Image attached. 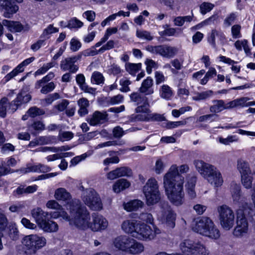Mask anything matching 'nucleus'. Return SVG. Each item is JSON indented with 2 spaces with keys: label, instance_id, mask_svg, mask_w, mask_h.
Returning a JSON list of instances; mask_svg holds the SVG:
<instances>
[{
  "label": "nucleus",
  "instance_id": "1",
  "mask_svg": "<svg viewBox=\"0 0 255 255\" xmlns=\"http://www.w3.org/2000/svg\"><path fill=\"white\" fill-rule=\"evenodd\" d=\"M189 170L187 164L179 167L173 164L163 176V185L165 194L170 202L174 206H180L184 203V178L181 174L186 173Z\"/></svg>",
  "mask_w": 255,
  "mask_h": 255
},
{
  "label": "nucleus",
  "instance_id": "2",
  "mask_svg": "<svg viewBox=\"0 0 255 255\" xmlns=\"http://www.w3.org/2000/svg\"><path fill=\"white\" fill-rule=\"evenodd\" d=\"M78 212L73 213L75 227L85 231L90 229L93 232L105 230L108 226V220L102 215L97 213L92 214V221L91 222L90 214L87 208L81 204Z\"/></svg>",
  "mask_w": 255,
  "mask_h": 255
},
{
  "label": "nucleus",
  "instance_id": "3",
  "mask_svg": "<svg viewBox=\"0 0 255 255\" xmlns=\"http://www.w3.org/2000/svg\"><path fill=\"white\" fill-rule=\"evenodd\" d=\"M161 232L155 225L151 226L143 222H139L135 229L133 238L141 241H150L155 239Z\"/></svg>",
  "mask_w": 255,
  "mask_h": 255
},
{
  "label": "nucleus",
  "instance_id": "4",
  "mask_svg": "<svg viewBox=\"0 0 255 255\" xmlns=\"http://www.w3.org/2000/svg\"><path fill=\"white\" fill-rule=\"evenodd\" d=\"M180 249L186 255H208L209 250L200 242L185 239L180 244Z\"/></svg>",
  "mask_w": 255,
  "mask_h": 255
},
{
  "label": "nucleus",
  "instance_id": "5",
  "mask_svg": "<svg viewBox=\"0 0 255 255\" xmlns=\"http://www.w3.org/2000/svg\"><path fill=\"white\" fill-rule=\"evenodd\" d=\"M143 192L148 205L156 204L160 200L159 186L154 178H150L147 181L143 187Z\"/></svg>",
  "mask_w": 255,
  "mask_h": 255
},
{
  "label": "nucleus",
  "instance_id": "6",
  "mask_svg": "<svg viewBox=\"0 0 255 255\" xmlns=\"http://www.w3.org/2000/svg\"><path fill=\"white\" fill-rule=\"evenodd\" d=\"M81 203L77 200H73L69 205L67 209L69 210L70 215H68L67 213L64 211L62 208L60 210H57L56 211L51 212L49 213V215L52 219H57L59 217H62L64 220L69 222V225L71 226L75 227L74 222V216L73 214L74 212H78V209L80 208Z\"/></svg>",
  "mask_w": 255,
  "mask_h": 255
},
{
  "label": "nucleus",
  "instance_id": "7",
  "mask_svg": "<svg viewBox=\"0 0 255 255\" xmlns=\"http://www.w3.org/2000/svg\"><path fill=\"white\" fill-rule=\"evenodd\" d=\"M249 208H239L237 211L236 226L234 229L233 234L237 237L246 236L249 231V223L247 219V214L249 213Z\"/></svg>",
  "mask_w": 255,
  "mask_h": 255
},
{
  "label": "nucleus",
  "instance_id": "8",
  "mask_svg": "<svg viewBox=\"0 0 255 255\" xmlns=\"http://www.w3.org/2000/svg\"><path fill=\"white\" fill-rule=\"evenodd\" d=\"M221 227L225 230L232 229L235 223V214L233 210L226 205L220 206L217 208Z\"/></svg>",
  "mask_w": 255,
  "mask_h": 255
},
{
  "label": "nucleus",
  "instance_id": "9",
  "mask_svg": "<svg viewBox=\"0 0 255 255\" xmlns=\"http://www.w3.org/2000/svg\"><path fill=\"white\" fill-rule=\"evenodd\" d=\"M46 242L45 237L37 234L25 236L21 241V243L24 248L33 253H35L37 250L44 247Z\"/></svg>",
  "mask_w": 255,
  "mask_h": 255
},
{
  "label": "nucleus",
  "instance_id": "10",
  "mask_svg": "<svg viewBox=\"0 0 255 255\" xmlns=\"http://www.w3.org/2000/svg\"><path fill=\"white\" fill-rule=\"evenodd\" d=\"M145 50L153 54L158 55L163 58H172L178 53L179 49L177 47L171 46L169 45H148Z\"/></svg>",
  "mask_w": 255,
  "mask_h": 255
},
{
  "label": "nucleus",
  "instance_id": "11",
  "mask_svg": "<svg viewBox=\"0 0 255 255\" xmlns=\"http://www.w3.org/2000/svg\"><path fill=\"white\" fill-rule=\"evenodd\" d=\"M84 203L93 211H100L103 209V204L99 195L93 189L85 191L82 196Z\"/></svg>",
  "mask_w": 255,
  "mask_h": 255
},
{
  "label": "nucleus",
  "instance_id": "12",
  "mask_svg": "<svg viewBox=\"0 0 255 255\" xmlns=\"http://www.w3.org/2000/svg\"><path fill=\"white\" fill-rule=\"evenodd\" d=\"M160 215L158 216H160L161 220L165 223L168 228L173 229L175 226L176 214L170 209L167 203L160 204Z\"/></svg>",
  "mask_w": 255,
  "mask_h": 255
},
{
  "label": "nucleus",
  "instance_id": "13",
  "mask_svg": "<svg viewBox=\"0 0 255 255\" xmlns=\"http://www.w3.org/2000/svg\"><path fill=\"white\" fill-rule=\"evenodd\" d=\"M193 164L197 171L206 180L218 170L215 166L202 160H194Z\"/></svg>",
  "mask_w": 255,
  "mask_h": 255
},
{
  "label": "nucleus",
  "instance_id": "14",
  "mask_svg": "<svg viewBox=\"0 0 255 255\" xmlns=\"http://www.w3.org/2000/svg\"><path fill=\"white\" fill-rule=\"evenodd\" d=\"M149 107L137 106L135 109L136 114L131 115L129 118V121L131 122L139 121L148 122Z\"/></svg>",
  "mask_w": 255,
  "mask_h": 255
},
{
  "label": "nucleus",
  "instance_id": "15",
  "mask_svg": "<svg viewBox=\"0 0 255 255\" xmlns=\"http://www.w3.org/2000/svg\"><path fill=\"white\" fill-rule=\"evenodd\" d=\"M81 58V55L67 57L60 62V68L63 71H69L70 73H75L78 70V66L75 62Z\"/></svg>",
  "mask_w": 255,
  "mask_h": 255
},
{
  "label": "nucleus",
  "instance_id": "16",
  "mask_svg": "<svg viewBox=\"0 0 255 255\" xmlns=\"http://www.w3.org/2000/svg\"><path fill=\"white\" fill-rule=\"evenodd\" d=\"M212 221L207 217L198 218L192 225V230L194 232L203 235L210 226Z\"/></svg>",
  "mask_w": 255,
  "mask_h": 255
},
{
  "label": "nucleus",
  "instance_id": "17",
  "mask_svg": "<svg viewBox=\"0 0 255 255\" xmlns=\"http://www.w3.org/2000/svg\"><path fill=\"white\" fill-rule=\"evenodd\" d=\"M0 7L3 11V16L6 18L11 17L19 9L18 6L10 0H0Z\"/></svg>",
  "mask_w": 255,
  "mask_h": 255
},
{
  "label": "nucleus",
  "instance_id": "18",
  "mask_svg": "<svg viewBox=\"0 0 255 255\" xmlns=\"http://www.w3.org/2000/svg\"><path fill=\"white\" fill-rule=\"evenodd\" d=\"M31 99V97L29 94L23 93L18 94L16 99L9 103L8 110L11 113H14L19 106L23 104L28 103Z\"/></svg>",
  "mask_w": 255,
  "mask_h": 255
},
{
  "label": "nucleus",
  "instance_id": "19",
  "mask_svg": "<svg viewBox=\"0 0 255 255\" xmlns=\"http://www.w3.org/2000/svg\"><path fill=\"white\" fill-rule=\"evenodd\" d=\"M131 238L126 235H121L113 240V244L118 250L127 253Z\"/></svg>",
  "mask_w": 255,
  "mask_h": 255
},
{
  "label": "nucleus",
  "instance_id": "20",
  "mask_svg": "<svg viewBox=\"0 0 255 255\" xmlns=\"http://www.w3.org/2000/svg\"><path fill=\"white\" fill-rule=\"evenodd\" d=\"M197 177L195 176L188 175L186 177V182L185 185V191L187 196L190 199H193L196 197L195 186Z\"/></svg>",
  "mask_w": 255,
  "mask_h": 255
},
{
  "label": "nucleus",
  "instance_id": "21",
  "mask_svg": "<svg viewBox=\"0 0 255 255\" xmlns=\"http://www.w3.org/2000/svg\"><path fill=\"white\" fill-rule=\"evenodd\" d=\"M139 221L134 219L125 220L122 224L121 228L123 231L128 234H130L132 237L135 233L136 226Z\"/></svg>",
  "mask_w": 255,
  "mask_h": 255
},
{
  "label": "nucleus",
  "instance_id": "22",
  "mask_svg": "<svg viewBox=\"0 0 255 255\" xmlns=\"http://www.w3.org/2000/svg\"><path fill=\"white\" fill-rule=\"evenodd\" d=\"M232 198L235 204H238L239 206L244 205L247 206L246 203V198L242 194L240 187L235 185L232 189Z\"/></svg>",
  "mask_w": 255,
  "mask_h": 255
},
{
  "label": "nucleus",
  "instance_id": "23",
  "mask_svg": "<svg viewBox=\"0 0 255 255\" xmlns=\"http://www.w3.org/2000/svg\"><path fill=\"white\" fill-rule=\"evenodd\" d=\"M108 114L106 112H101L99 111L95 112L92 117L89 119L88 122L91 126H96L105 122L108 120Z\"/></svg>",
  "mask_w": 255,
  "mask_h": 255
},
{
  "label": "nucleus",
  "instance_id": "24",
  "mask_svg": "<svg viewBox=\"0 0 255 255\" xmlns=\"http://www.w3.org/2000/svg\"><path fill=\"white\" fill-rule=\"evenodd\" d=\"M144 250V247L142 243L131 238L127 254L137 255L142 253Z\"/></svg>",
  "mask_w": 255,
  "mask_h": 255
},
{
  "label": "nucleus",
  "instance_id": "25",
  "mask_svg": "<svg viewBox=\"0 0 255 255\" xmlns=\"http://www.w3.org/2000/svg\"><path fill=\"white\" fill-rule=\"evenodd\" d=\"M130 100L137 106H149L148 98L141 93L134 92L130 95Z\"/></svg>",
  "mask_w": 255,
  "mask_h": 255
},
{
  "label": "nucleus",
  "instance_id": "26",
  "mask_svg": "<svg viewBox=\"0 0 255 255\" xmlns=\"http://www.w3.org/2000/svg\"><path fill=\"white\" fill-rule=\"evenodd\" d=\"M38 227L44 232L54 233L58 231L59 226L58 224L50 220H43L38 226Z\"/></svg>",
  "mask_w": 255,
  "mask_h": 255
},
{
  "label": "nucleus",
  "instance_id": "27",
  "mask_svg": "<svg viewBox=\"0 0 255 255\" xmlns=\"http://www.w3.org/2000/svg\"><path fill=\"white\" fill-rule=\"evenodd\" d=\"M31 215L34 219L37 226H38L43 220H45L48 216L49 213L45 212L40 207L33 208L31 211Z\"/></svg>",
  "mask_w": 255,
  "mask_h": 255
},
{
  "label": "nucleus",
  "instance_id": "28",
  "mask_svg": "<svg viewBox=\"0 0 255 255\" xmlns=\"http://www.w3.org/2000/svg\"><path fill=\"white\" fill-rule=\"evenodd\" d=\"M152 86L153 80L150 77H148L142 82L141 87L139 89V91L145 96L152 95L154 93Z\"/></svg>",
  "mask_w": 255,
  "mask_h": 255
},
{
  "label": "nucleus",
  "instance_id": "29",
  "mask_svg": "<svg viewBox=\"0 0 255 255\" xmlns=\"http://www.w3.org/2000/svg\"><path fill=\"white\" fill-rule=\"evenodd\" d=\"M2 23L4 26L12 32H20L23 29V26L18 21L4 19L2 21Z\"/></svg>",
  "mask_w": 255,
  "mask_h": 255
},
{
  "label": "nucleus",
  "instance_id": "30",
  "mask_svg": "<svg viewBox=\"0 0 255 255\" xmlns=\"http://www.w3.org/2000/svg\"><path fill=\"white\" fill-rule=\"evenodd\" d=\"M203 236L208 237L212 239H218L220 237V233L219 230L212 221L210 226L207 230L203 234Z\"/></svg>",
  "mask_w": 255,
  "mask_h": 255
},
{
  "label": "nucleus",
  "instance_id": "31",
  "mask_svg": "<svg viewBox=\"0 0 255 255\" xmlns=\"http://www.w3.org/2000/svg\"><path fill=\"white\" fill-rule=\"evenodd\" d=\"M206 180L209 183L216 187L221 186L223 183L221 173L218 169Z\"/></svg>",
  "mask_w": 255,
  "mask_h": 255
},
{
  "label": "nucleus",
  "instance_id": "32",
  "mask_svg": "<svg viewBox=\"0 0 255 255\" xmlns=\"http://www.w3.org/2000/svg\"><path fill=\"white\" fill-rule=\"evenodd\" d=\"M54 198L58 201L68 202L71 199V195L65 188H59L55 190Z\"/></svg>",
  "mask_w": 255,
  "mask_h": 255
},
{
  "label": "nucleus",
  "instance_id": "33",
  "mask_svg": "<svg viewBox=\"0 0 255 255\" xmlns=\"http://www.w3.org/2000/svg\"><path fill=\"white\" fill-rule=\"evenodd\" d=\"M160 97L164 100H170L173 96L172 89L167 85L164 84L159 89Z\"/></svg>",
  "mask_w": 255,
  "mask_h": 255
},
{
  "label": "nucleus",
  "instance_id": "34",
  "mask_svg": "<svg viewBox=\"0 0 255 255\" xmlns=\"http://www.w3.org/2000/svg\"><path fill=\"white\" fill-rule=\"evenodd\" d=\"M77 104L79 107L78 111V114L81 117L85 116L88 113V107L89 106V101L85 98H82L77 101Z\"/></svg>",
  "mask_w": 255,
  "mask_h": 255
},
{
  "label": "nucleus",
  "instance_id": "35",
  "mask_svg": "<svg viewBox=\"0 0 255 255\" xmlns=\"http://www.w3.org/2000/svg\"><path fill=\"white\" fill-rule=\"evenodd\" d=\"M143 202L139 200H133L124 204V209L128 212L136 211L143 206Z\"/></svg>",
  "mask_w": 255,
  "mask_h": 255
},
{
  "label": "nucleus",
  "instance_id": "36",
  "mask_svg": "<svg viewBox=\"0 0 255 255\" xmlns=\"http://www.w3.org/2000/svg\"><path fill=\"white\" fill-rule=\"evenodd\" d=\"M130 183L125 179H120L118 180L113 185V189L115 193H120L126 188L129 187Z\"/></svg>",
  "mask_w": 255,
  "mask_h": 255
},
{
  "label": "nucleus",
  "instance_id": "37",
  "mask_svg": "<svg viewBox=\"0 0 255 255\" xmlns=\"http://www.w3.org/2000/svg\"><path fill=\"white\" fill-rule=\"evenodd\" d=\"M238 169L239 171L241 176L244 175L251 174L252 171L248 162L242 159L238 161Z\"/></svg>",
  "mask_w": 255,
  "mask_h": 255
},
{
  "label": "nucleus",
  "instance_id": "38",
  "mask_svg": "<svg viewBox=\"0 0 255 255\" xmlns=\"http://www.w3.org/2000/svg\"><path fill=\"white\" fill-rule=\"evenodd\" d=\"M213 105L210 107V111L212 113H218L224 110V101L222 100L212 101Z\"/></svg>",
  "mask_w": 255,
  "mask_h": 255
},
{
  "label": "nucleus",
  "instance_id": "39",
  "mask_svg": "<svg viewBox=\"0 0 255 255\" xmlns=\"http://www.w3.org/2000/svg\"><path fill=\"white\" fill-rule=\"evenodd\" d=\"M193 13L191 15L177 16L173 19L174 24L176 26H182L185 22H190L193 20Z\"/></svg>",
  "mask_w": 255,
  "mask_h": 255
},
{
  "label": "nucleus",
  "instance_id": "40",
  "mask_svg": "<svg viewBox=\"0 0 255 255\" xmlns=\"http://www.w3.org/2000/svg\"><path fill=\"white\" fill-rule=\"evenodd\" d=\"M83 22L77 19L76 17L71 18L68 21L67 25H64L65 27H68L70 29L77 30L83 26Z\"/></svg>",
  "mask_w": 255,
  "mask_h": 255
},
{
  "label": "nucleus",
  "instance_id": "41",
  "mask_svg": "<svg viewBox=\"0 0 255 255\" xmlns=\"http://www.w3.org/2000/svg\"><path fill=\"white\" fill-rule=\"evenodd\" d=\"M212 95L213 91L211 90H207L200 93L197 92L195 94L194 96L192 97V99L196 101L205 100L211 97Z\"/></svg>",
  "mask_w": 255,
  "mask_h": 255
},
{
  "label": "nucleus",
  "instance_id": "42",
  "mask_svg": "<svg viewBox=\"0 0 255 255\" xmlns=\"http://www.w3.org/2000/svg\"><path fill=\"white\" fill-rule=\"evenodd\" d=\"M9 109V103L6 97H3L0 100V116L4 118L6 114L7 110Z\"/></svg>",
  "mask_w": 255,
  "mask_h": 255
},
{
  "label": "nucleus",
  "instance_id": "43",
  "mask_svg": "<svg viewBox=\"0 0 255 255\" xmlns=\"http://www.w3.org/2000/svg\"><path fill=\"white\" fill-rule=\"evenodd\" d=\"M141 64L127 63L125 65L126 69L131 75H135L141 68Z\"/></svg>",
  "mask_w": 255,
  "mask_h": 255
},
{
  "label": "nucleus",
  "instance_id": "44",
  "mask_svg": "<svg viewBox=\"0 0 255 255\" xmlns=\"http://www.w3.org/2000/svg\"><path fill=\"white\" fill-rule=\"evenodd\" d=\"M91 82L97 85L103 84L105 81L103 74L99 72L95 71L91 76Z\"/></svg>",
  "mask_w": 255,
  "mask_h": 255
},
{
  "label": "nucleus",
  "instance_id": "45",
  "mask_svg": "<svg viewBox=\"0 0 255 255\" xmlns=\"http://www.w3.org/2000/svg\"><path fill=\"white\" fill-rule=\"evenodd\" d=\"M234 45L236 49L239 51H242L243 48L246 53L248 54L250 52V49L248 46L247 40H237L235 42Z\"/></svg>",
  "mask_w": 255,
  "mask_h": 255
},
{
  "label": "nucleus",
  "instance_id": "46",
  "mask_svg": "<svg viewBox=\"0 0 255 255\" xmlns=\"http://www.w3.org/2000/svg\"><path fill=\"white\" fill-rule=\"evenodd\" d=\"M58 28L54 27L53 24H49L43 30L41 37L48 38L50 34L58 32Z\"/></svg>",
  "mask_w": 255,
  "mask_h": 255
},
{
  "label": "nucleus",
  "instance_id": "47",
  "mask_svg": "<svg viewBox=\"0 0 255 255\" xmlns=\"http://www.w3.org/2000/svg\"><path fill=\"white\" fill-rule=\"evenodd\" d=\"M253 178L251 174L244 175L241 176V181L243 186L247 189L252 188Z\"/></svg>",
  "mask_w": 255,
  "mask_h": 255
},
{
  "label": "nucleus",
  "instance_id": "48",
  "mask_svg": "<svg viewBox=\"0 0 255 255\" xmlns=\"http://www.w3.org/2000/svg\"><path fill=\"white\" fill-rule=\"evenodd\" d=\"M136 35L139 38L150 41L153 38L149 32L145 30L137 29L136 31Z\"/></svg>",
  "mask_w": 255,
  "mask_h": 255
},
{
  "label": "nucleus",
  "instance_id": "49",
  "mask_svg": "<svg viewBox=\"0 0 255 255\" xmlns=\"http://www.w3.org/2000/svg\"><path fill=\"white\" fill-rule=\"evenodd\" d=\"M165 167V165L163 161L161 158H158L154 166V171L157 174H160L162 173Z\"/></svg>",
  "mask_w": 255,
  "mask_h": 255
},
{
  "label": "nucleus",
  "instance_id": "50",
  "mask_svg": "<svg viewBox=\"0 0 255 255\" xmlns=\"http://www.w3.org/2000/svg\"><path fill=\"white\" fill-rule=\"evenodd\" d=\"M27 114L31 117L34 118L37 116L43 115L45 114L43 110L36 107L30 108L27 112Z\"/></svg>",
  "mask_w": 255,
  "mask_h": 255
},
{
  "label": "nucleus",
  "instance_id": "51",
  "mask_svg": "<svg viewBox=\"0 0 255 255\" xmlns=\"http://www.w3.org/2000/svg\"><path fill=\"white\" fill-rule=\"evenodd\" d=\"M8 224V219L5 214L4 211L0 208V231L4 230Z\"/></svg>",
  "mask_w": 255,
  "mask_h": 255
},
{
  "label": "nucleus",
  "instance_id": "52",
  "mask_svg": "<svg viewBox=\"0 0 255 255\" xmlns=\"http://www.w3.org/2000/svg\"><path fill=\"white\" fill-rule=\"evenodd\" d=\"M131 81L126 77H124L120 81V84L121 86L120 91L123 92H128L130 91L129 85Z\"/></svg>",
  "mask_w": 255,
  "mask_h": 255
},
{
  "label": "nucleus",
  "instance_id": "53",
  "mask_svg": "<svg viewBox=\"0 0 255 255\" xmlns=\"http://www.w3.org/2000/svg\"><path fill=\"white\" fill-rule=\"evenodd\" d=\"M54 77V74L53 72H49L46 76H44L42 79L38 80L35 83V88L39 89L42 86V84H45L49 81Z\"/></svg>",
  "mask_w": 255,
  "mask_h": 255
},
{
  "label": "nucleus",
  "instance_id": "54",
  "mask_svg": "<svg viewBox=\"0 0 255 255\" xmlns=\"http://www.w3.org/2000/svg\"><path fill=\"white\" fill-rule=\"evenodd\" d=\"M74 136V133L71 131H61L58 135V138L62 141H68L71 139Z\"/></svg>",
  "mask_w": 255,
  "mask_h": 255
},
{
  "label": "nucleus",
  "instance_id": "55",
  "mask_svg": "<svg viewBox=\"0 0 255 255\" xmlns=\"http://www.w3.org/2000/svg\"><path fill=\"white\" fill-rule=\"evenodd\" d=\"M250 98L248 97H242L235 100L236 107H249V101Z\"/></svg>",
  "mask_w": 255,
  "mask_h": 255
},
{
  "label": "nucleus",
  "instance_id": "56",
  "mask_svg": "<svg viewBox=\"0 0 255 255\" xmlns=\"http://www.w3.org/2000/svg\"><path fill=\"white\" fill-rule=\"evenodd\" d=\"M124 101V96L119 94L116 96L109 97L107 102L111 105H116L121 103Z\"/></svg>",
  "mask_w": 255,
  "mask_h": 255
},
{
  "label": "nucleus",
  "instance_id": "57",
  "mask_svg": "<svg viewBox=\"0 0 255 255\" xmlns=\"http://www.w3.org/2000/svg\"><path fill=\"white\" fill-rule=\"evenodd\" d=\"M186 121H181L177 122L167 121V122L165 124V127L167 129H172L176 128L180 126H184L186 125Z\"/></svg>",
  "mask_w": 255,
  "mask_h": 255
},
{
  "label": "nucleus",
  "instance_id": "58",
  "mask_svg": "<svg viewBox=\"0 0 255 255\" xmlns=\"http://www.w3.org/2000/svg\"><path fill=\"white\" fill-rule=\"evenodd\" d=\"M239 140V138L237 135H229L227 138H219V141L220 143L225 144L228 145L230 143L233 142H237Z\"/></svg>",
  "mask_w": 255,
  "mask_h": 255
},
{
  "label": "nucleus",
  "instance_id": "59",
  "mask_svg": "<svg viewBox=\"0 0 255 255\" xmlns=\"http://www.w3.org/2000/svg\"><path fill=\"white\" fill-rule=\"evenodd\" d=\"M55 64L56 63L54 62H49L44 64L42 67L40 68L36 71L35 74L36 75L43 74L47 72L50 68L54 67Z\"/></svg>",
  "mask_w": 255,
  "mask_h": 255
},
{
  "label": "nucleus",
  "instance_id": "60",
  "mask_svg": "<svg viewBox=\"0 0 255 255\" xmlns=\"http://www.w3.org/2000/svg\"><path fill=\"white\" fill-rule=\"evenodd\" d=\"M164 121H165V118L163 115L157 113H152L151 111L149 110L148 122H161Z\"/></svg>",
  "mask_w": 255,
  "mask_h": 255
},
{
  "label": "nucleus",
  "instance_id": "61",
  "mask_svg": "<svg viewBox=\"0 0 255 255\" xmlns=\"http://www.w3.org/2000/svg\"><path fill=\"white\" fill-rule=\"evenodd\" d=\"M214 5L210 2H204L200 6V9L201 13L202 14H205L208 12L211 11Z\"/></svg>",
  "mask_w": 255,
  "mask_h": 255
},
{
  "label": "nucleus",
  "instance_id": "62",
  "mask_svg": "<svg viewBox=\"0 0 255 255\" xmlns=\"http://www.w3.org/2000/svg\"><path fill=\"white\" fill-rule=\"evenodd\" d=\"M218 117V116L217 115L214 114L205 115L199 117L198 119V121L199 122H204L208 121L212 122L215 121L216 118H217Z\"/></svg>",
  "mask_w": 255,
  "mask_h": 255
},
{
  "label": "nucleus",
  "instance_id": "63",
  "mask_svg": "<svg viewBox=\"0 0 255 255\" xmlns=\"http://www.w3.org/2000/svg\"><path fill=\"white\" fill-rule=\"evenodd\" d=\"M60 98L59 94L57 93H54L49 95L46 98L42 100V102H44L46 105L51 104L54 101Z\"/></svg>",
  "mask_w": 255,
  "mask_h": 255
},
{
  "label": "nucleus",
  "instance_id": "64",
  "mask_svg": "<svg viewBox=\"0 0 255 255\" xmlns=\"http://www.w3.org/2000/svg\"><path fill=\"white\" fill-rule=\"evenodd\" d=\"M145 64L146 66V72L148 74L151 73L152 68L157 69L158 68L157 63L152 59H146Z\"/></svg>",
  "mask_w": 255,
  "mask_h": 255
}]
</instances>
